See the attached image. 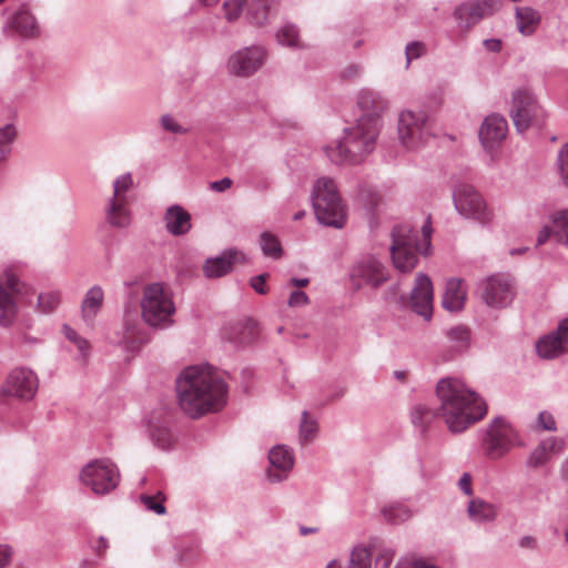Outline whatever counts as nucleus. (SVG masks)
Returning <instances> with one entry per match:
<instances>
[{
	"label": "nucleus",
	"mask_w": 568,
	"mask_h": 568,
	"mask_svg": "<svg viewBox=\"0 0 568 568\" xmlns=\"http://www.w3.org/2000/svg\"><path fill=\"white\" fill-rule=\"evenodd\" d=\"M382 515L387 523L399 525L409 520L414 511L403 503H392L382 509Z\"/></svg>",
	"instance_id": "obj_34"
},
{
	"label": "nucleus",
	"mask_w": 568,
	"mask_h": 568,
	"mask_svg": "<svg viewBox=\"0 0 568 568\" xmlns=\"http://www.w3.org/2000/svg\"><path fill=\"white\" fill-rule=\"evenodd\" d=\"M151 438L155 446L169 449L172 445V434L166 425H156L151 429Z\"/></svg>",
	"instance_id": "obj_44"
},
{
	"label": "nucleus",
	"mask_w": 568,
	"mask_h": 568,
	"mask_svg": "<svg viewBox=\"0 0 568 568\" xmlns=\"http://www.w3.org/2000/svg\"><path fill=\"white\" fill-rule=\"evenodd\" d=\"M308 296L303 291H293L288 298V305L291 307H301L308 304Z\"/></svg>",
	"instance_id": "obj_55"
},
{
	"label": "nucleus",
	"mask_w": 568,
	"mask_h": 568,
	"mask_svg": "<svg viewBox=\"0 0 568 568\" xmlns=\"http://www.w3.org/2000/svg\"><path fill=\"white\" fill-rule=\"evenodd\" d=\"M483 44L490 52H499L501 50V41L499 39H486Z\"/></svg>",
	"instance_id": "obj_60"
},
{
	"label": "nucleus",
	"mask_w": 568,
	"mask_h": 568,
	"mask_svg": "<svg viewBox=\"0 0 568 568\" xmlns=\"http://www.w3.org/2000/svg\"><path fill=\"white\" fill-rule=\"evenodd\" d=\"M313 207L317 221L326 226L341 229L346 221V210L342 200L326 202L322 195L313 196Z\"/></svg>",
	"instance_id": "obj_21"
},
{
	"label": "nucleus",
	"mask_w": 568,
	"mask_h": 568,
	"mask_svg": "<svg viewBox=\"0 0 568 568\" xmlns=\"http://www.w3.org/2000/svg\"><path fill=\"white\" fill-rule=\"evenodd\" d=\"M276 0H226L223 3L224 18L227 22H235L243 10L246 19L255 27H265L272 22L276 13Z\"/></svg>",
	"instance_id": "obj_7"
},
{
	"label": "nucleus",
	"mask_w": 568,
	"mask_h": 568,
	"mask_svg": "<svg viewBox=\"0 0 568 568\" xmlns=\"http://www.w3.org/2000/svg\"><path fill=\"white\" fill-rule=\"evenodd\" d=\"M13 556V550L9 545H0V568H6Z\"/></svg>",
	"instance_id": "obj_58"
},
{
	"label": "nucleus",
	"mask_w": 568,
	"mask_h": 568,
	"mask_svg": "<svg viewBox=\"0 0 568 568\" xmlns=\"http://www.w3.org/2000/svg\"><path fill=\"white\" fill-rule=\"evenodd\" d=\"M536 351L544 359H555L568 353V317L561 320L556 329L537 341Z\"/></svg>",
	"instance_id": "obj_17"
},
{
	"label": "nucleus",
	"mask_w": 568,
	"mask_h": 568,
	"mask_svg": "<svg viewBox=\"0 0 568 568\" xmlns=\"http://www.w3.org/2000/svg\"><path fill=\"white\" fill-rule=\"evenodd\" d=\"M495 0H475L460 3L454 11V18L463 30H469L485 16L496 11Z\"/></svg>",
	"instance_id": "obj_19"
},
{
	"label": "nucleus",
	"mask_w": 568,
	"mask_h": 568,
	"mask_svg": "<svg viewBox=\"0 0 568 568\" xmlns=\"http://www.w3.org/2000/svg\"><path fill=\"white\" fill-rule=\"evenodd\" d=\"M357 196L367 209H374L379 201V196L373 186L363 184L358 186Z\"/></svg>",
	"instance_id": "obj_48"
},
{
	"label": "nucleus",
	"mask_w": 568,
	"mask_h": 568,
	"mask_svg": "<svg viewBox=\"0 0 568 568\" xmlns=\"http://www.w3.org/2000/svg\"><path fill=\"white\" fill-rule=\"evenodd\" d=\"M357 105L362 112L358 120L374 122L375 128L381 129V116L387 109V101L379 93L363 89L357 95Z\"/></svg>",
	"instance_id": "obj_23"
},
{
	"label": "nucleus",
	"mask_w": 568,
	"mask_h": 568,
	"mask_svg": "<svg viewBox=\"0 0 568 568\" xmlns=\"http://www.w3.org/2000/svg\"><path fill=\"white\" fill-rule=\"evenodd\" d=\"M33 294V290L24 283H21L18 277L11 273L6 272L0 277V326L3 328L11 327L18 317L19 307L21 302L30 303L27 297Z\"/></svg>",
	"instance_id": "obj_6"
},
{
	"label": "nucleus",
	"mask_w": 568,
	"mask_h": 568,
	"mask_svg": "<svg viewBox=\"0 0 568 568\" xmlns=\"http://www.w3.org/2000/svg\"><path fill=\"white\" fill-rule=\"evenodd\" d=\"M16 129L12 124H6L4 126H0V158L4 159L9 152V143L13 141L16 138Z\"/></svg>",
	"instance_id": "obj_49"
},
{
	"label": "nucleus",
	"mask_w": 568,
	"mask_h": 568,
	"mask_svg": "<svg viewBox=\"0 0 568 568\" xmlns=\"http://www.w3.org/2000/svg\"><path fill=\"white\" fill-rule=\"evenodd\" d=\"M108 223L116 229H125L131 224L130 200L109 197L105 207Z\"/></svg>",
	"instance_id": "obj_27"
},
{
	"label": "nucleus",
	"mask_w": 568,
	"mask_h": 568,
	"mask_svg": "<svg viewBox=\"0 0 568 568\" xmlns=\"http://www.w3.org/2000/svg\"><path fill=\"white\" fill-rule=\"evenodd\" d=\"M439 415L452 433H462L487 414L486 402L462 379L444 377L436 385Z\"/></svg>",
	"instance_id": "obj_2"
},
{
	"label": "nucleus",
	"mask_w": 568,
	"mask_h": 568,
	"mask_svg": "<svg viewBox=\"0 0 568 568\" xmlns=\"http://www.w3.org/2000/svg\"><path fill=\"white\" fill-rule=\"evenodd\" d=\"M143 321L155 328H166L173 324L175 304L171 291L162 283H151L143 287L140 302Z\"/></svg>",
	"instance_id": "obj_4"
},
{
	"label": "nucleus",
	"mask_w": 568,
	"mask_h": 568,
	"mask_svg": "<svg viewBox=\"0 0 568 568\" xmlns=\"http://www.w3.org/2000/svg\"><path fill=\"white\" fill-rule=\"evenodd\" d=\"M372 567V552L366 546H355L349 556L348 568H371Z\"/></svg>",
	"instance_id": "obj_40"
},
{
	"label": "nucleus",
	"mask_w": 568,
	"mask_h": 568,
	"mask_svg": "<svg viewBox=\"0 0 568 568\" xmlns=\"http://www.w3.org/2000/svg\"><path fill=\"white\" fill-rule=\"evenodd\" d=\"M267 57L266 48L261 44L244 47L229 57L226 70L236 78H250L262 69Z\"/></svg>",
	"instance_id": "obj_15"
},
{
	"label": "nucleus",
	"mask_w": 568,
	"mask_h": 568,
	"mask_svg": "<svg viewBox=\"0 0 568 568\" xmlns=\"http://www.w3.org/2000/svg\"><path fill=\"white\" fill-rule=\"evenodd\" d=\"M108 547H109L108 539L104 537H100L98 539V545L94 546V551L97 552L98 556H102L103 552L108 549Z\"/></svg>",
	"instance_id": "obj_64"
},
{
	"label": "nucleus",
	"mask_w": 568,
	"mask_h": 568,
	"mask_svg": "<svg viewBox=\"0 0 568 568\" xmlns=\"http://www.w3.org/2000/svg\"><path fill=\"white\" fill-rule=\"evenodd\" d=\"M73 344L77 346V348L81 353L83 359H85L89 354V351H90L89 342L80 336V338L77 339V342Z\"/></svg>",
	"instance_id": "obj_61"
},
{
	"label": "nucleus",
	"mask_w": 568,
	"mask_h": 568,
	"mask_svg": "<svg viewBox=\"0 0 568 568\" xmlns=\"http://www.w3.org/2000/svg\"><path fill=\"white\" fill-rule=\"evenodd\" d=\"M412 422L416 427L425 430L426 427L435 417V413L428 406L424 404H417L412 408L410 412Z\"/></svg>",
	"instance_id": "obj_41"
},
{
	"label": "nucleus",
	"mask_w": 568,
	"mask_h": 568,
	"mask_svg": "<svg viewBox=\"0 0 568 568\" xmlns=\"http://www.w3.org/2000/svg\"><path fill=\"white\" fill-rule=\"evenodd\" d=\"M554 235L561 244L568 245V210L557 211L551 216Z\"/></svg>",
	"instance_id": "obj_39"
},
{
	"label": "nucleus",
	"mask_w": 568,
	"mask_h": 568,
	"mask_svg": "<svg viewBox=\"0 0 568 568\" xmlns=\"http://www.w3.org/2000/svg\"><path fill=\"white\" fill-rule=\"evenodd\" d=\"M9 26L24 38H33L39 33L36 18L26 8L16 11L9 21Z\"/></svg>",
	"instance_id": "obj_31"
},
{
	"label": "nucleus",
	"mask_w": 568,
	"mask_h": 568,
	"mask_svg": "<svg viewBox=\"0 0 568 568\" xmlns=\"http://www.w3.org/2000/svg\"><path fill=\"white\" fill-rule=\"evenodd\" d=\"M510 118L517 132H525L530 126L540 128L546 120V112L534 94L526 90H518L513 94Z\"/></svg>",
	"instance_id": "obj_8"
},
{
	"label": "nucleus",
	"mask_w": 568,
	"mask_h": 568,
	"mask_svg": "<svg viewBox=\"0 0 568 568\" xmlns=\"http://www.w3.org/2000/svg\"><path fill=\"white\" fill-rule=\"evenodd\" d=\"M232 180L230 178H223L219 181H213L210 183V190L214 192H224L232 186Z\"/></svg>",
	"instance_id": "obj_59"
},
{
	"label": "nucleus",
	"mask_w": 568,
	"mask_h": 568,
	"mask_svg": "<svg viewBox=\"0 0 568 568\" xmlns=\"http://www.w3.org/2000/svg\"><path fill=\"white\" fill-rule=\"evenodd\" d=\"M424 51H425V47L420 42H410V43L406 44V48H405V53H406V59H407L406 67L409 65L412 60L419 58L424 53Z\"/></svg>",
	"instance_id": "obj_54"
},
{
	"label": "nucleus",
	"mask_w": 568,
	"mask_h": 568,
	"mask_svg": "<svg viewBox=\"0 0 568 568\" xmlns=\"http://www.w3.org/2000/svg\"><path fill=\"white\" fill-rule=\"evenodd\" d=\"M267 277H268L267 273L253 276L251 278L252 288L258 294H266L267 288L265 286V283H266Z\"/></svg>",
	"instance_id": "obj_56"
},
{
	"label": "nucleus",
	"mask_w": 568,
	"mask_h": 568,
	"mask_svg": "<svg viewBox=\"0 0 568 568\" xmlns=\"http://www.w3.org/2000/svg\"><path fill=\"white\" fill-rule=\"evenodd\" d=\"M467 297L466 286L460 278H449L446 282L442 305L449 312H457L464 308Z\"/></svg>",
	"instance_id": "obj_26"
},
{
	"label": "nucleus",
	"mask_w": 568,
	"mask_h": 568,
	"mask_svg": "<svg viewBox=\"0 0 568 568\" xmlns=\"http://www.w3.org/2000/svg\"><path fill=\"white\" fill-rule=\"evenodd\" d=\"M389 280L387 267L372 254L359 257L349 270V281L354 290L365 286L378 288Z\"/></svg>",
	"instance_id": "obj_12"
},
{
	"label": "nucleus",
	"mask_w": 568,
	"mask_h": 568,
	"mask_svg": "<svg viewBox=\"0 0 568 568\" xmlns=\"http://www.w3.org/2000/svg\"><path fill=\"white\" fill-rule=\"evenodd\" d=\"M447 337L454 343L455 349L465 351L468 347L469 332L464 326H456L447 332Z\"/></svg>",
	"instance_id": "obj_46"
},
{
	"label": "nucleus",
	"mask_w": 568,
	"mask_h": 568,
	"mask_svg": "<svg viewBox=\"0 0 568 568\" xmlns=\"http://www.w3.org/2000/svg\"><path fill=\"white\" fill-rule=\"evenodd\" d=\"M480 298L489 307L504 308L514 300L516 287L508 274H494L480 281Z\"/></svg>",
	"instance_id": "obj_14"
},
{
	"label": "nucleus",
	"mask_w": 568,
	"mask_h": 568,
	"mask_svg": "<svg viewBox=\"0 0 568 568\" xmlns=\"http://www.w3.org/2000/svg\"><path fill=\"white\" fill-rule=\"evenodd\" d=\"M473 478L470 474L464 473L462 477L458 479V487L459 489L467 496H470L473 494V486H471Z\"/></svg>",
	"instance_id": "obj_57"
},
{
	"label": "nucleus",
	"mask_w": 568,
	"mask_h": 568,
	"mask_svg": "<svg viewBox=\"0 0 568 568\" xmlns=\"http://www.w3.org/2000/svg\"><path fill=\"white\" fill-rule=\"evenodd\" d=\"M133 186V176L130 172L119 175L113 181L112 199L130 200L128 192Z\"/></svg>",
	"instance_id": "obj_42"
},
{
	"label": "nucleus",
	"mask_w": 568,
	"mask_h": 568,
	"mask_svg": "<svg viewBox=\"0 0 568 568\" xmlns=\"http://www.w3.org/2000/svg\"><path fill=\"white\" fill-rule=\"evenodd\" d=\"M392 239L390 255L395 268L402 273L412 272L418 262L416 233L413 234L408 225H396L392 231Z\"/></svg>",
	"instance_id": "obj_11"
},
{
	"label": "nucleus",
	"mask_w": 568,
	"mask_h": 568,
	"mask_svg": "<svg viewBox=\"0 0 568 568\" xmlns=\"http://www.w3.org/2000/svg\"><path fill=\"white\" fill-rule=\"evenodd\" d=\"M270 467L266 476L270 483H281L288 477L294 466V453L286 445H276L268 453Z\"/></svg>",
	"instance_id": "obj_20"
},
{
	"label": "nucleus",
	"mask_w": 568,
	"mask_h": 568,
	"mask_svg": "<svg viewBox=\"0 0 568 568\" xmlns=\"http://www.w3.org/2000/svg\"><path fill=\"white\" fill-rule=\"evenodd\" d=\"M537 426L538 428L548 432H555L557 429L552 414L547 410H542L538 414Z\"/></svg>",
	"instance_id": "obj_53"
},
{
	"label": "nucleus",
	"mask_w": 568,
	"mask_h": 568,
	"mask_svg": "<svg viewBox=\"0 0 568 568\" xmlns=\"http://www.w3.org/2000/svg\"><path fill=\"white\" fill-rule=\"evenodd\" d=\"M315 195L324 196L326 202H334V201L342 200L334 180L331 178H326V176L320 178L315 182L313 192H312V197Z\"/></svg>",
	"instance_id": "obj_36"
},
{
	"label": "nucleus",
	"mask_w": 568,
	"mask_h": 568,
	"mask_svg": "<svg viewBox=\"0 0 568 568\" xmlns=\"http://www.w3.org/2000/svg\"><path fill=\"white\" fill-rule=\"evenodd\" d=\"M39 387L36 373L26 367H16L6 377L2 390L6 395L21 400H30L34 397Z\"/></svg>",
	"instance_id": "obj_16"
},
{
	"label": "nucleus",
	"mask_w": 568,
	"mask_h": 568,
	"mask_svg": "<svg viewBox=\"0 0 568 568\" xmlns=\"http://www.w3.org/2000/svg\"><path fill=\"white\" fill-rule=\"evenodd\" d=\"M234 331H236L235 334L227 335L229 339L235 344H246L255 338L257 324L250 320L244 325L236 324Z\"/></svg>",
	"instance_id": "obj_37"
},
{
	"label": "nucleus",
	"mask_w": 568,
	"mask_h": 568,
	"mask_svg": "<svg viewBox=\"0 0 568 568\" xmlns=\"http://www.w3.org/2000/svg\"><path fill=\"white\" fill-rule=\"evenodd\" d=\"M410 568H439L432 561L423 558H418L412 561Z\"/></svg>",
	"instance_id": "obj_63"
},
{
	"label": "nucleus",
	"mask_w": 568,
	"mask_h": 568,
	"mask_svg": "<svg viewBox=\"0 0 568 568\" xmlns=\"http://www.w3.org/2000/svg\"><path fill=\"white\" fill-rule=\"evenodd\" d=\"M104 298V293L101 286H92L84 295L81 303V313L84 322L92 323L99 313Z\"/></svg>",
	"instance_id": "obj_32"
},
{
	"label": "nucleus",
	"mask_w": 568,
	"mask_h": 568,
	"mask_svg": "<svg viewBox=\"0 0 568 568\" xmlns=\"http://www.w3.org/2000/svg\"><path fill=\"white\" fill-rule=\"evenodd\" d=\"M163 219L166 231L174 236L185 235L192 227L191 214L178 204L169 206Z\"/></svg>",
	"instance_id": "obj_24"
},
{
	"label": "nucleus",
	"mask_w": 568,
	"mask_h": 568,
	"mask_svg": "<svg viewBox=\"0 0 568 568\" xmlns=\"http://www.w3.org/2000/svg\"><path fill=\"white\" fill-rule=\"evenodd\" d=\"M558 171L562 183L568 187V143L558 152Z\"/></svg>",
	"instance_id": "obj_51"
},
{
	"label": "nucleus",
	"mask_w": 568,
	"mask_h": 568,
	"mask_svg": "<svg viewBox=\"0 0 568 568\" xmlns=\"http://www.w3.org/2000/svg\"><path fill=\"white\" fill-rule=\"evenodd\" d=\"M140 500L143 504V506L158 515H164L166 509L164 506L165 497L162 493H158L154 496L151 495H141Z\"/></svg>",
	"instance_id": "obj_47"
},
{
	"label": "nucleus",
	"mask_w": 568,
	"mask_h": 568,
	"mask_svg": "<svg viewBox=\"0 0 568 568\" xmlns=\"http://www.w3.org/2000/svg\"><path fill=\"white\" fill-rule=\"evenodd\" d=\"M551 234H554V229L551 230L548 226L542 227L537 236V245L540 246L546 243Z\"/></svg>",
	"instance_id": "obj_62"
},
{
	"label": "nucleus",
	"mask_w": 568,
	"mask_h": 568,
	"mask_svg": "<svg viewBox=\"0 0 568 568\" xmlns=\"http://www.w3.org/2000/svg\"><path fill=\"white\" fill-rule=\"evenodd\" d=\"M237 255L243 254L235 250H227L216 257L207 258L203 265L205 276L215 278L227 274L232 270Z\"/></svg>",
	"instance_id": "obj_28"
},
{
	"label": "nucleus",
	"mask_w": 568,
	"mask_h": 568,
	"mask_svg": "<svg viewBox=\"0 0 568 568\" xmlns=\"http://www.w3.org/2000/svg\"><path fill=\"white\" fill-rule=\"evenodd\" d=\"M453 202L456 211L466 219L486 224L493 217L481 194L473 185L465 183L456 185L453 192Z\"/></svg>",
	"instance_id": "obj_13"
},
{
	"label": "nucleus",
	"mask_w": 568,
	"mask_h": 568,
	"mask_svg": "<svg viewBox=\"0 0 568 568\" xmlns=\"http://www.w3.org/2000/svg\"><path fill=\"white\" fill-rule=\"evenodd\" d=\"M199 557V549L193 545L182 547L178 550V560L184 566L194 564L197 561Z\"/></svg>",
	"instance_id": "obj_50"
},
{
	"label": "nucleus",
	"mask_w": 568,
	"mask_h": 568,
	"mask_svg": "<svg viewBox=\"0 0 568 568\" xmlns=\"http://www.w3.org/2000/svg\"><path fill=\"white\" fill-rule=\"evenodd\" d=\"M60 300L59 292L41 293L38 296V311L44 314L51 313L58 307Z\"/></svg>",
	"instance_id": "obj_45"
},
{
	"label": "nucleus",
	"mask_w": 568,
	"mask_h": 568,
	"mask_svg": "<svg viewBox=\"0 0 568 568\" xmlns=\"http://www.w3.org/2000/svg\"><path fill=\"white\" fill-rule=\"evenodd\" d=\"M160 123L163 130L174 134H185L187 129L182 126L175 118L170 114H164L160 119Z\"/></svg>",
	"instance_id": "obj_52"
},
{
	"label": "nucleus",
	"mask_w": 568,
	"mask_h": 568,
	"mask_svg": "<svg viewBox=\"0 0 568 568\" xmlns=\"http://www.w3.org/2000/svg\"><path fill=\"white\" fill-rule=\"evenodd\" d=\"M562 440L557 437H548L541 440L529 454L526 465L529 468L536 469L544 466L550 457L560 452Z\"/></svg>",
	"instance_id": "obj_25"
},
{
	"label": "nucleus",
	"mask_w": 568,
	"mask_h": 568,
	"mask_svg": "<svg viewBox=\"0 0 568 568\" xmlns=\"http://www.w3.org/2000/svg\"><path fill=\"white\" fill-rule=\"evenodd\" d=\"M260 246L263 254L273 260L281 258L283 254L282 244L276 235L271 232H262L260 235Z\"/></svg>",
	"instance_id": "obj_35"
},
{
	"label": "nucleus",
	"mask_w": 568,
	"mask_h": 568,
	"mask_svg": "<svg viewBox=\"0 0 568 568\" xmlns=\"http://www.w3.org/2000/svg\"><path fill=\"white\" fill-rule=\"evenodd\" d=\"M318 432V424L314 418H311L308 412L302 413L298 438L302 444L313 442Z\"/></svg>",
	"instance_id": "obj_38"
},
{
	"label": "nucleus",
	"mask_w": 568,
	"mask_h": 568,
	"mask_svg": "<svg viewBox=\"0 0 568 568\" xmlns=\"http://www.w3.org/2000/svg\"><path fill=\"white\" fill-rule=\"evenodd\" d=\"M508 132L507 120L500 114L488 115L479 130V140L486 150H494L501 144Z\"/></svg>",
	"instance_id": "obj_22"
},
{
	"label": "nucleus",
	"mask_w": 568,
	"mask_h": 568,
	"mask_svg": "<svg viewBox=\"0 0 568 568\" xmlns=\"http://www.w3.org/2000/svg\"><path fill=\"white\" fill-rule=\"evenodd\" d=\"M515 20L519 33L530 37L536 32L541 21V16L539 11L531 7H516Z\"/></svg>",
	"instance_id": "obj_29"
},
{
	"label": "nucleus",
	"mask_w": 568,
	"mask_h": 568,
	"mask_svg": "<svg viewBox=\"0 0 568 568\" xmlns=\"http://www.w3.org/2000/svg\"><path fill=\"white\" fill-rule=\"evenodd\" d=\"M378 134L374 122L357 120L354 126L344 129L343 140L325 145L324 152L334 164H358L375 149Z\"/></svg>",
	"instance_id": "obj_3"
},
{
	"label": "nucleus",
	"mask_w": 568,
	"mask_h": 568,
	"mask_svg": "<svg viewBox=\"0 0 568 568\" xmlns=\"http://www.w3.org/2000/svg\"><path fill=\"white\" fill-rule=\"evenodd\" d=\"M398 139L407 150H415L426 143L432 134L430 122L425 111L405 110L398 118Z\"/></svg>",
	"instance_id": "obj_9"
},
{
	"label": "nucleus",
	"mask_w": 568,
	"mask_h": 568,
	"mask_svg": "<svg viewBox=\"0 0 568 568\" xmlns=\"http://www.w3.org/2000/svg\"><path fill=\"white\" fill-rule=\"evenodd\" d=\"M176 393L181 409L187 416L199 418L225 405L227 387L216 373L191 366L178 377Z\"/></svg>",
	"instance_id": "obj_1"
},
{
	"label": "nucleus",
	"mask_w": 568,
	"mask_h": 568,
	"mask_svg": "<svg viewBox=\"0 0 568 568\" xmlns=\"http://www.w3.org/2000/svg\"><path fill=\"white\" fill-rule=\"evenodd\" d=\"M467 515L476 524L491 523L498 516V508L481 498H474L468 503Z\"/></svg>",
	"instance_id": "obj_30"
},
{
	"label": "nucleus",
	"mask_w": 568,
	"mask_h": 568,
	"mask_svg": "<svg viewBox=\"0 0 568 568\" xmlns=\"http://www.w3.org/2000/svg\"><path fill=\"white\" fill-rule=\"evenodd\" d=\"M120 474L116 466L108 459H95L88 463L80 473L83 486L97 495L113 490L119 484Z\"/></svg>",
	"instance_id": "obj_10"
},
{
	"label": "nucleus",
	"mask_w": 568,
	"mask_h": 568,
	"mask_svg": "<svg viewBox=\"0 0 568 568\" xmlns=\"http://www.w3.org/2000/svg\"><path fill=\"white\" fill-rule=\"evenodd\" d=\"M433 284L428 275L418 273L410 293L409 305L414 313L429 321L433 315Z\"/></svg>",
	"instance_id": "obj_18"
},
{
	"label": "nucleus",
	"mask_w": 568,
	"mask_h": 568,
	"mask_svg": "<svg viewBox=\"0 0 568 568\" xmlns=\"http://www.w3.org/2000/svg\"><path fill=\"white\" fill-rule=\"evenodd\" d=\"M140 321L135 313H126L124 316L125 341L131 344H141L142 338L139 337Z\"/></svg>",
	"instance_id": "obj_43"
},
{
	"label": "nucleus",
	"mask_w": 568,
	"mask_h": 568,
	"mask_svg": "<svg viewBox=\"0 0 568 568\" xmlns=\"http://www.w3.org/2000/svg\"><path fill=\"white\" fill-rule=\"evenodd\" d=\"M483 446L489 459H500L506 456L514 446H523L518 430L511 423L503 417H495L487 426Z\"/></svg>",
	"instance_id": "obj_5"
},
{
	"label": "nucleus",
	"mask_w": 568,
	"mask_h": 568,
	"mask_svg": "<svg viewBox=\"0 0 568 568\" xmlns=\"http://www.w3.org/2000/svg\"><path fill=\"white\" fill-rule=\"evenodd\" d=\"M276 42L285 48L298 50L304 48L300 28L292 22H284L275 32Z\"/></svg>",
	"instance_id": "obj_33"
}]
</instances>
